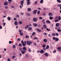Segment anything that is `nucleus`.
<instances>
[{"mask_svg":"<svg viewBox=\"0 0 61 61\" xmlns=\"http://www.w3.org/2000/svg\"><path fill=\"white\" fill-rule=\"evenodd\" d=\"M27 45H28L29 46L32 45V44L33 43V42H32V41H27Z\"/></svg>","mask_w":61,"mask_h":61,"instance_id":"1","label":"nucleus"},{"mask_svg":"<svg viewBox=\"0 0 61 61\" xmlns=\"http://www.w3.org/2000/svg\"><path fill=\"white\" fill-rule=\"evenodd\" d=\"M53 40H55L56 41H58L59 39L57 37H53Z\"/></svg>","mask_w":61,"mask_h":61,"instance_id":"2","label":"nucleus"},{"mask_svg":"<svg viewBox=\"0 0 61 61\" xmlns=\"http://www.w3.org/2000/svg\"><path fill=\"white\" fill-rule=\"evenodd\" d=\"M19 32H20V34L21 36H23V33H22V31L21 30H19Z\"/></svg>","mask_w":61,"mask_h":61,"instance_id":"3","label":"nucleus"},{"mask_svg":"<svg viewBox=\"0 0 61 61\" xmlns=\"http://www.w3.org/2000/svg\"><path fill=\"white\" fill-rule=\"evenodd\" d=\"M20 4L21 6L23 7V4H24V1H23L22 0L21 1Z\"/></svg>","mask_w":61,"mask_h":61,"instance_id":"4","label":"nucleus"},{"mask_svg":"<svg viewBox=\"0 0 61 61\" xmlns=\"http://www.w3.org/2000/svg\"><path fill=\"white\" fill-rule=\"evenodd\" d=\"M48 15L50 17H51L52 16V13L51 12H50L49 13Z\"/></svg>","mask_w":61,"mask_h":61,"instance_id":"5","label":"nucleus"},{"mask_svg":"<svg viewBox=\"0 0 61 61\" xmlns=\"http://www.w3.org/2000/svg\"><path fill=\"white\" fill-rule=\"evenodd\" d=\"M44 55L45 56H49V54H48V53L47 52L45 53Z\"/></svg>","mask_w":61,"mask_h":61,"instance_id":"6","label":"nucleus"},{"mask_svg":"<svg viewBox=\"0 0 61 61\" xmlns=\"http://www.w3.org/2000/svg\"><path fill=\"white\" fill-rule=\"evenodd\" d=\"M36 12H37V10H35L33 12V13L34 14H36Z\"/></svg>","mask_w":61,"mask_h":61,"instance_id":"7","label":"nucleus"},{"mask_svg":"<svg viewBox=\"0 0 61 61\" xmlns=\"http://www.w3.org/2000/svg\"><path fill=\"white\" fill-rule=\"evenodd\" d=\"M33 20L34 21V22H36L37 21V19H36V18H33Z\"/></svg>","mask_w":61,"mask_h":61,"instance_id":"8","label":"nucleus"},{"mask_svg":"<svg viewBox=\"0 0 61 61\" xmlns=\"http://www.w3.org/2000/svg\"><path fill=\"white\" fill-rule=\"evenodd\" d=\"M14 24L15 25H18V22L17 21H15L14 22Z\"/></svg>","mask_w":61,"mask_h":61,"instance_id":"9","label":"nucleus"},{"mask_svg":"<svg viewBox=\"0 0 61 61\" xmlns=\"http://www.w3.org/2000/svg\"><path fill=\"white\" fill-rule=\"evenodd\" d=\"M40 52L41 53V54H42V53H44V50H42L40 51Z\"/></svg>","mask_w":61,"mask_h":61,"instance_id":"10","label":"nucleus"},{"mask_svg":"<svg viewBox=\"0 0 61 61\" xmlns=\"http://www.w3.org/2000/svg\"><path fill=\"white\" fill-rule=\"evenodd\" d=\"M43 41L44 42L46 43V42H47V39H45L43 40Z\"/></svg>","mask_w":61,"mask_h":61,"instance_id":"11","label":"nucleus"},{"mask_svg":"<svg viewBox=\"0 0 61 61\" xmlns=\"http://www.w3.org/2000/svg\"><path fill=\"white\" fill-rule=\"evenodd\" d=\"M28 27H29V25H26L25 27V29H27V28H28Z\"/></svg>","mask_w":61,"mask_h":61,"instance_id":"12","label":"nucleus"},{"mask_svg":"<svg viewBox=\"0 0 61 61\" xmlns=\"http://www.w3.org/2000/svg\"><path fill=\"white\" fill-rule=\"evenodd\" d=\"M4 5H8V3L7 2H5L4 3Z\"/></svg>","mask_w":61,"mask_h":61,"instance_id":"13","label":"nucleus"},{"mask_svg":"<svg viewBox=\"0 0 61 61\" xmlns=\"http://www.w3.org/2000/svg\"><path fill=\"white\" fill-rule=\"evenodd\" d=\"M43 27H44V28H45V29H46V28H47V27L46 25H43Z\"/></svg>","mask_w":61,"mask_h":61,"instance_id":"14","label":"nucleus"},{"mask_svg":"<svg viewBox=\"0 0 61 61\" xmlns=\"http://www.w3.org/2000/svg\"><path fill=\"white\" fill-rule=\"evenodd\" d=\"M59 24L58 23H56V26L57 27H58V26H59Z\"/></svg>","mask_w":61,"mask_h":61,"instance_id":"15","label":"nucleus"},{"mask_svg":"<svg viewBox=\"0 0 61 61\" xmlns=\"http://www.w3.org/2000/svg\"><path fill=\"white\" fill-rule=\"evenodd\" d=\"M27 10L28 11V12H30V11H31V8H28Z\"/></svg>","mask_w":61,"mask_h":61,"instance_id":"16","label":"nucleus"},{"mask_svg":"<svg viewBox=\"0 0 61 61\" xmlns=\"http://www.w3.org/2000/svg\"><path fill=\"white\" fill-rule=\"evenodd\" d=\"M7 19L9 21H10L11 20V18L10 17H7Z\"/></svg>","mask_w":61,"mask_h":61,"instance_id":"17","label":"nucleus"},{"mask_svg":"<svg viewBox=\"0 0 61 61\" xmlns=\"http://www.w3.org/2000/svg\"><path fill=\"white\" fill-rule=\"evenodd\" d=\"M23 50L24 51H26V48L25 47H24L23 48Z\"/></svg>","mask_w":61,"mask_h":61,"instance_id":"18","label":"nucleus"},{"mask_svg":"<svg viewBox=\"0 0 61 61\" xmlns=\"http://www.w3.org/2000/svg\"><path fill=\"white\" fill-rule=\"evenodd\" d=\"M33 25L34 26H37V25L36 23H34L33 24Z\"/></svg>","mask_w":61,"mask_h":61,"instance_id":"19","label":"nucleus"},{"mask_svg":"<svg viewBox=\"0 0 61 61\" xmlns=\"http://www.w3.org/2000/svg\"><path fill=\"white\" fill-rule=\"evenodd\" d=\"M21 53L22 54H24L25 53V51H21Z\"/></svg>","mask_w":61,"mask_h":61,"instance_id":"20","label":"nucleus"},{"mask_svg":"<svg viewBox=\"0 0 61 61\" xmlns=\"http://www.w3.org/2000/svg\"><path fill=\"white\" fill-rule=\"evenodd\" d=\"M26 15L27 16H29L30 15V13H27L26 14Z\"/></svg>","mask_w":61,"mask_h":61,"instance_id":"21","label":"nucleus"},{"mask_svg":"<svg viewBox=\"0 0 61 61\" xmlns=\"http://www.w3.org/2000/svg\"><path fill=\"white\" fill-rule=\"evenodd\" d=\"M19 24H20V25H21L22 24V21H20L18 22Z\"/></svg>","mask_w":61,"mask_h":61,"instance_id":"22","label":"nucleus"},{"mask_svg":"<svg viewBox=\"0 0 61 61\" xmlns=\"http://www.w3.org/2000/svg\"><path fill=\"white\" fill-rule=\"evenodd\" d=\"M44 2V0H41L40 1V3L41 4H42Z\"/></svg>","mask_w":61,"mask_h":61,"instance_id":"23","label":"nucleus"},{"mask_svg":"<svg viewBox=\"0 0 61 61\" xmlns=\"http://www.w3.org/2000/svg\"><path fill=\"white\" fill-rule=\"evenodd\" d=\"M32 29V28L31 27H29L28 29V30H31Z\"/></svg>","mask_w":61,"mask_h":61,"instance_id":"24","label":"nucleus"},{"mask_svg":"<svg viewBox=\"0 0 61 61\" xmlns=\"http://www.w3.org/2000/svg\"><path fill=\"white\" fill-rule=\"evenodd\" d=\"M49 19H50V20H52V19H53V17H50Z\"/></svg>","mask_w":61,"mask_h":61,"instance_id":"25","label":"nucleus"},{"mask_svg":"<svg viewBox=\"0 0 61 61\" xmlns=\"http://www.w3.org/2000/svg\"><path fill=\"white\" fill-rule=\"evenodd\" d=\"M46 22L47 23H48V24H50V21L47 20L46 21Z\"/></svg>","mask_w":61,"mask_h":61,"instance_id":"26","label":"nucleus"},{"mask_svg":"<svg viewBox=\"0 0 61 61\" xmlns=\"http://www.w3.org/2000/svg\"><path fill=\"white\" fill-rule=\"evenodd\" d=\"M22 44V45L24 46H25L26 45V44H25V43H23Z\"/></svg>","mask_w":61,"mask_h":61,"instance_id":"27","label":"nucleus"},{"mask_svg":"<svg viewBox=\"0 0 61 61\" xmlns=\"http://www.w3.org/2000/svg\"><path fill=\"white\" fill-rule=\"evenodd\" d=\"M57 30L58 32H60L61 31V30L60 29H57Z\"/></svg>","mask_w":61,"mask_h":61,"instance_id":"28","label":"nucleus"},{"mask_svg":"<svg viewBox=\"0 0 61 61\" xmlns=\"http://www.w3.org/2000/svg\"><path fill=\"white\" fill-rule=\"evenodd\" d=\"M52 36H56V34L55 33H53L52 34Z\"/></svg>","mask_w":61,"mask_h":61,"instance_id":"29","label":"nucleus"},{"mask_svg":"<svg viewBox=\"0 0 61 61\" xmlns=\"http://www.w3.org/2000/svg\"><path fill=\"white\" fill-rule=\"evenodd\" d=\"M38 39V38L37 37H35L33 38V39Z\"/></svg>","mask_w":61,"mask_h":61,"instance_id":"30","label":"nucleus"},{"mask_svg":"<svg viewBox=\"0 0 61 61\" xmlns=\"http://www.w3.org/2000/svg\"><path fill=\"white\" fill-rule=\"evenodd\" d=\"M42 47H43L45 48V47H46V45H45V44L43 45H42Z\"/></svg>","mask_w":61,"mask_h":61,"instance_id":"31","label":"nucleus"},{"mask_svg":"<svg viewBox=\"0 0 61 61\" xmlns=\"http://www.w3.org/2000/svg\"><path fill=\"white\" fill-rule=\"evenodd\" d=\"M19 46H22V45L21 43H20L19 44Z\"/></svg>","mask_w":61,"mask_h":61,"instance_id":"32","label":"nucleus"},{"mask_svg":"<svg viewBox=\"0 0 61 61\" xmlns=\"http://www.w3.org/2000/svg\"><path fill=\"white\" fill-rule=\"evenodd\" d=\"M49 47V46L48 45H47L46 46V49H48Z\"/></svg>","mask_w":61,"mask_h":61,"instance_id":"33","label":"nucleus"},{"mask_svg":"<svg viewBox=\"0 0 61 61\" xmlns=\"http://www.w3.org/2000/svg\"><path fill=\"white\" fill-rule=\"evenodd\" d=\"M61 47H58V49L59 50V51H61V50H60V49H61Z\"/></svg>","mask_w":61,"mask_h":61,"instance_id":"34","label":"nucleus"},{"mask_svg":"<svg viewBox=\"0 0 61 61\" xmlns=\"http://www.w3.org/2000/svg\"><path fill=\"white\" fill-rule=\"evenodd\" d=\"M8 0V1L9 2V3L10 4V3H11V2L12 1V0Z\"/></svg>","mask_w":61,"mask_h":61,"instance_id":"35","label":"nucleus"},{"mask_svg":"<svg viewBox=\"0 0 61 61\" xmlns=\"http://www.w3.org/2000/svg\"><path fill=\"white\" fill-rule=\"evenodd\" d=\"M57 1L58 3H61V1H60V0H57Z\"/></svg>","mask_w":61,"mask_h":61,"instance_id":"36","label":"nucleus"},{"mask_svg":"<svg viewBox=\"0 0 61 61\" xmlns=\"http://www.w3.org/2000/svg\"><path fill=\"white\" fill-rule=\"evenodd\" d=\"M19 15H16V18H19Z\"/></svg>","mask_w":61,"mask_h":61,"instance_id":"37","label":"nucleus"},{"mask_svg":"<svg viewBox=\"0 0 61 61\" xmlns=\"http://www.w3.org/2000/svg\"><path fill=\"white\" fill-rule=\"evenodd\" d=\"M28 51L29 52H31V50L29 48Z\"/></svg>","mask_w":61,"mask_h":61,"instance_id":"38","label":"nucleus"},{"mask_svg":"<svg viewBox=\"0 0 61 61\" xmlns=\"http://www.w3.org/2000/svg\"><path fill=\"white\" fill-rule=\"evenodd\" d=\"M5 9H8V7L7 6H6L5 7Z\"/></svg>","mask_w":61,"mask_h":61,"instance_id":"39","label":"nucleus"},{"mask_svg":"<svg viewBox=\"0 0 61 61\" xmlns=\"http://www.w3.org/2000/svg\"><path fill=\"white\" fill-rule=\"evenodd\" d=\"M36 34V33L35 32H34L32 34V36H34V35H35Z\"/></svg>","mask_w":61,"mask_h":61,"instance_id":"40","label":"nucleus"},{"mask_svg":"<svg viewBox=\"0 0 61 61\" xmlns=\"http://www.w3.org/2000/svg\"><path fill=\"white\" fill-rule=\"evenodd\" d=\"M40 11H38L37 12V14L39 15V14H40Z\"/></svg>","mask_w":61,"mask_h":61,"instance_id":"41","label":"nucleus"},{"mask_svg":"<svg viewBox=\"0 0 61 61\" xmlns=\"http://www.w3.org/2000/svg\"><path fill=\"white\" fill-rule=\"evenodd\" d=\"M46 30H47V31H50V29H48V28H46Z\"/></svg>","mask_w":61,"mask_h":61,"instance_id":"42","label":"nucleus"},{"mask_svg":"<svg viewBox=\"0 0 61 61\" xmlns=\"http://www.w3.org/2000/svg\"><path fill=\"white\" fill-rule=\"evenodd\" d=\"M37 31H38V32H41V30L39 29H38Z\"/></svg>","mask_w":61,"mask_h":61,"instance_id":"43","label":"nucleus"},{"mask_svg":"<svg viewBox=\"0 0 61 61\" xmlns=\"http://www.w3.org/2000/svg\"><path fill=\"white\" fill-rule=\"evenodd\" d=\"M25 37L26 38H29V37L28 36H25Z\"/></svg>","mask_w":61,"mask_h":61,"instance_id":"44","label":"nucleus"},{"mask_svg":"<svg viewBox=\"0 0 61 61\" xmlns=\"http://www.w3.org/2000/svg\"><path fill=\"white\" fill-rule=\"evenodd\" d=\"M55 34L56 36H59V34H58V33H56Z\"/></svg>","mask_w":61,"mask_h":61,"instance_id":"45","label":"nucleus"},{"mask_svg":"<svg viewBox=\"0 0 61 61\" xmlns=\"http://www.w3.org/2000/svg\"><path fill=\"white\" fill-rule=\"evenodd\" d=\"M4 26H5V24L6 23H4L2 24Z\"/></svg>","mask_w":61,"mask_h":61,"instance_id":"46","label":"nucleus"},{"mask_svg":"<svg viewBox=\"0 0 61 61\" xmlns=\"http://www.w3.org/2000/svg\"><path fill=\"white\" fill-rule=\"evenodd\" d=\"M58 20H61V17H60V16H59Z\"/></svg>","mask_w":61,"mask_h":61,"instance_id":"47","label":"nucleus"},{"mask_svg":"<svg viewBox=\"0 0 61 61\" xmlns=\"http://www.w3.org/2000/svg\"><path fill=\"white\" fill-rule=\"evenodd\" d=\"M13 47L14 48H15V45H13Z\"/></svg>","mask_w":61,"mask_h":61,"instance_id":"48","label":"nucleus"},{"mask_svg":"<svg viewBox=\"0 0 61 61\" xmlns=\"http://www.w3.org/2000/svg\"><path fill=\"white\" fill-rule=\"evenodd\" d=\"M26 56L27 58H28V57H29V56L28 55H26Z\"/></svg>","mask_w":61,"mask_h":61,"instance_id":"49","label":"nucleus"},{"mask_svg":"<svg viewBox=\"0 0 61 61\" xmlns=\"http://www.w3.org/2000/svg\"><path fill=\"white\" fill-rule=\"evenodd\" d=\"M59 21L58 20H55V22H58Z\"/></svg>","mask_w":61,"mask_h":61,"instance_id":"50","label":"nucleus"},{"mask_svg":"<svg viewBox=\"0 0 61 61\" xmlns=\"http://www.w3.org/2000/svg\"><path fill=\"white\" fill-rule=\"evenodd\" d=\"M27 5H30V2H27Z\"/></svg>","mask_w":61,"mask_h":61,"instance_id":"51","label":"nucleus"},{"mask_svg":"<svg viewBox=\"0 0 61 61\" xmlns=\"http://www.w3.org/2000/svg\"><path fill=\"white\" fill-rule=\"evenodd\" d=\"M15 56H12V59H14V58H15Z\"/></svg>","mask_w":61,"mask_h":61,"instance_id":"52","label":"nucleus"},{"mask_svg":"<svg viewBox=\"0 0 61 61\" xmlns=\"http://www.w3.org/2000/svg\"><path fill=\"white\" fill-rule=\"evenodd\" d=\"M9 44H12V42L11 41H10L9 42Z\"/></svg>","mask_w":61,"mask_h":61,"instance_id":"53","label":"nucleus"},{"mask_svg":"<svg viewBox=\"0 0 61 61\" xmlns=\"http://www.w3.org/2000/svg\"><path fill=\"white\" fill-rule=\"evenodd\" d=\"M39 18L40 19H41V20L42 19V18L41 17H39Z\"/></svg>","mask_w":61,"mask_h":61,"instance_id":"54","label":"nucleus"},{"mask_svg":"<svg viewBox=\"0 0 61 61\" xmlns=\"http://www.w3.org/2000/svg\"><path fill=\"white\" fill-rule=\"evenodd\" d=\"M20 40H21V39H20L19 38L18 39H17L18 41H20Z\"/></svg>","mask_w":61,"mask_h":61,"instance_id":"55","label":"nucleus"},{"mask_svg":"<svg viewBox=\"0 0 61 61\" xmlns=\"http://www.w3.org/2000/svg\"><path fill=\"white\" fill-rule=\"evenodd\" d=\"M2 29V26L0 25V29Z\"/></svg>","mask_w":61,"mask_h":61,"instance_id":"56","label":"nucleus"},{"mask_svg":"<svg viewBox=\"0 0 61 61\" xmlns=\"http://www.w3.org/2000/svg\"><path fill=\"white\" fill-rule=\"evenodd\" d=\"M24 42H23V40H21V43L22 44H23V43H24Z\"/></svg>","mask_w":61,"mask_h":61,"instance_id":"57","label":"nucleus"},{"mask_svg":"<svg viewBox=\"0 0 61 61\" xmlns=\"http://www.w3.org/2000/svg\"><path fill=\"white\" fill-rule=\"evenodd\" d=\"M35 4H37V2L36 1L35 2Z\"/></svg>","mask_w":61,"mask_h":61,"instance_id":"58","label":"nucleus"},{"mask_svg":"<svg viewBox=\"0 0 61 61\" xmlns=\"http://www.w3.org/2000/svg\"><path fill=\"white\" fill-rule=\"evenodd\" d=\"M14 20H16V21L17 20V19L16 18H14Z\"/></svg>","mask_w":61,"mask_h":61,"instance_id":"59","label":"nucleus"},{"mask_svg":"<svg viewBox=\"0 0 61 61\" xmlns=\"http://www.w3.org/2000/svg\"><path fill=\"white\" fill-rule=\"evenodd\" d=\"M59 7H60L61 6V5H57Z\"/></svg>","mask_w":61,"mask_h":61,"instance_id":"60","label":"nucleus"},{"mask_svg":"<svg viewBox=\"0 0 61 61\" xmlns=\"http://www.w3.org/2000/svg\"><path fill=\"white\" fill-rule=\"evenodd\" d=\"M19 49H20V51H22V48H19Z\"/></svg>","mask_w":61,"mask_h":61,"instance_id":"61","label":"nucleus"},{"mask_svg":"<svg viewBox=\"0 0 61 61\" xmlns=\"http://www.w3.org/2000/svg\"><path fill=\"white\" fill-rule=\"evenodd\" d=\"M56 50H54V51H53V53H56Z\"/></svg>","mask_w":61,"mask_h":61,"instance_id":"62","label":"nucleus"},{"mask_svg":"<svg viewBox=\"0 0 61 61\" xmlns=\"http://www.w3.org/2000/svg\"><path fill=\"white\" fill-rule=\"evenodd\" d=\"M7 61H10V59H8Z\"/></svg>","mask_w":61,"mask_h":61,"instance_id":"63","label":"nucleus"},{"mask_svg":"<svg viewBox=\"0 0 61 61\" xmlns=\"http://www.w3.org/2000/svg\"><path fill=\"white\" fill-rule=\"evenodd\" d=\"M27 1V2H30V0H26Z\"/></svg>","mask_w":61,"mask_h":61,"instance_id":"64","label":"nucleus"}]
</instances>
